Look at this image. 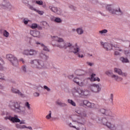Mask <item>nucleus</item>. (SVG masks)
Returning a JSON list of instances; mask_svg holds the SVG:
<instances>
[{"label":"nucleus","instance_id":"1","mask_svg":"<svg viewBox=\"0 0 130 130\" xmlns=\"http://www.w3.org/2000/svg\"><path fill=\"white\" fill-rule=\"evenodd\" d=\"M51 40L52 41H55L57 43L55 44L56 47H58V48H60L61 49H67L68 47H69V51H70V52H73L80 58L85 57L84 51L81 50V48L78 46L77 44L73 45L72 43H68V45H67L63 38L58 37L56 36H52Z\"/></svg>","mask_w":130,"mask_h":130},{"label":"nucleus","instance_id":"2","mask_svg":"<svg viewBox=\"0 0 130 130\" xmlns=\"http://www.w3.org/2000/svg\"><path fill=\"white\" fill-rule=\"evenodd\" d=\"M99 111L106 116L105 118H99V122L107 126L109 129H115L116 126H115V123L113 122L114 120H115V115L110 110L101 109L99 110Z\"/></svg>","mask_w":130,"mask_h":130},{"label":"nucleus","instance_id":"3","mask_svg":"<svg viewBox=\"0 0 130 130\" xmlns=\"http://www.w3.org/2000/svg\"><path fill=\"white\" fill-rule=\"evenodd\" d=\"M71 118L73 123L68 121L67 125L68 126L75 128L76 130H86V127L84 126L86 123V120L85 119L80 120L79 116L77 115L72 116L71 117Z\"/></svg>","mask_w":130,"mask_h":130},{"label":"nucleus","instance_id":"4","mask_svg":"<svg viewBox=\"0 0 130 130\" xmlns=\"http://www.w3.org/2000/svg\"><path fill=\"white\" fill-rule=\"evenodd\" d=\"M9 106L12 111L18 114H25L26 113V107L21 105V102L13 101L11 102Z\"/></svg>","mask_w":130,"mask_h":130},{"label":"nucleus","instance_id":"5","mask_svg":"<svg viewBox=\"0 0 130 130\" xmlns=\"http://www.w3.org/2000/svg\"><path fill=\"white\" fill-rule=\"evenodd\" d=\"M72 94L75 98H87L90 95V91L87 89L75 87Z\"/></svg>","mask_w":130,"mask_h":130},{"label":"nucleus","instance_id":"6","mask_svg":"<svg viewBox=\"0 0 130 130\" xmlns=\"http://www.w3.org/2000/svg\"><path fill=\"white\" fill-rule=\"evenodd\" d=\"M31 67L37 70H42L45 68L44 62L40 59H35L30 62Z\"/></svg>","mask_w":130,"mask_h":130},{"label":"nucleus","instance_id":"7","mask_svg":"<svg viewBox=\"0 0 130 130\" xmlns=\"http://www.w3.org/2000/svg\"><path fill=\"white\" fill-rule=\"evenodd\" d=\"M73 81L80 87H84V86H86V83H85V82H86V79H85L84 76L82 75L77 76L73 79Z\"/></svg>","mask_w":130,"mask_h":130},{"label":"nucleus","instance_id":"8","mask_svg":"<svg viewBox=\"0 0 130 130\" xmlns=\"http://www.w3.org/2000/svg\"><path fill=\"white\" fill-rule=\"evenodd\" d=\"M0 7L4 10L12 11L14 10V6L7 0H0Z\"/></svg>","mask_w":130,"mask_h":130},{"label":"nucleus","instance_id":"9","mask_svg":"<svg viewBox=\"0 0 130 130\" xmlns=\"http://www.w3.org/2000/svg\"><path fill=\"white\" fill-rule=\"evenodd\" d=\"M106 9L107 11H109V13L113 15H115V14H117V13L118 15H122L123 14L122 11L120 10L119 6H118L116 9H112L111 5H108L106 6Z\"/></svg>","mask_w":130,"mask_h":130},{"label":"nucleus","instance_id":"10","mask_svg":"<svg viewBox=\"0 0 130 130\" xmlns=\"http://www.w3.org/2000/svg\"><path fill=\"white\" fill-rule=\"evenodd\" d=\"M6 58L11 62L12 66L14 67H17L19 62L18 61V58L15 55L12 54H8L6 55Z\"/></svg>","mask_w":130,"mask_h":130},{"label":"nucleus","instance_id":"11","mask_svg":"<svg viewBox=\"0 0 130 130\" xmlns=\"http://www.w3.org/2000/svg\"><path fill=\"white\" fill-rule=\"evenodd\" d=\"M88 89L92 93H99L101 91V86L100 84H92L88 86Z\"/></svg>","mask_w":130,"mask_h":130},{"label":"nucleus","instance_id":"12","mask_svg":"<svg viewBox=\"0 0 130 130\" xmlns=\"http://www.w3.org/2000/svg\"><path fill=\"white\" fill-rule=\"evenodd\" d=\"M82 105L83 106H86V107H88L89 108H97L98 107V105L94 104V103H90L88 100H83L82 101Z\"/></svg>","mask_w":130,"mask_h":130},{"label":"nucleus","instance_id":"13","mask_svg":"<svg viewBox=\"0 0 130 130\" xmlns=\"http://www.w3.org/2000/svg\"><path fill=\"white\" fill-rule=\"evenodd\" d=\"M100 44L101 46H102V47H103L107 51L112 50V47H113V46L112 44H110V43H104L103 41H101Z\"/></svg>","mask_w":130,"mask_h":130},{"label":"nucleus","instance_id":"14","mask_svg":"<svg viewBox=\"0 0 130 130\" xmlns=\"http://www.w3.org/2000/svg\"><path fill=\"white\" fill-rule=\"evenodd\" d=\"M49 9L52 11L53 13H55L57 15H63V11L60 8H57L55 7L50 6Z\"/></svg>","mask_w":130,"mask_h":130},{"label":"nucleus","instance_id":"15","mask_svg":"<svg viewBox=\"0 0 130 130\" xmlns=\"http://www.w3.org/2000/svg\"><path fill=\"white\" fill-rule=\"evenodd\" d=\"M114 73L117 74L119 76H122V77H127V73L122 72V70L119 68H114Z\"/></svg>","mask_w":130,"mask_h":130},{"label":"nucleus","instance_id":"16","mask_svg":"<svg viewBox=\"0 0 130 130\" xmlns=\"http://www.w3.org/2000/svg\"><path fill=\"white\" fill-rule=\"evenodd\" d=\"M5 119L7 120L9 119L12 122H20V119H19L18 115H15L14 117L11 116H6Z\"/></svg>","mask_w":130,"mask_h":130},{"label":"nucleus","instance_id":"17","mask_svg":"<svg viewBox=\"0 0 130 130\" xmlns=\"http://www.w3.org/2000/svg\"><path fill=\"white\" fill-rule=\"evenodd\" d=\"M11 91L12 93H13L14 94H18L19 96H20L21 97H24V94H23L20 90L16 88L15 87H12L11 88Z\"/></svg>","mask_w":130,"mask_h":130},{"label":"nucleus","instance_id":"18","mask_svg":"<svg viewBox=\"0 0 130 130\" xmlns=\"http://www.w3.org/2000/svg\"><path fill=\"white\" fill-rule=\"evenodd\" d=\"M76 113H78L79 114V116L81 117V119H79L80 120H82V119H85V117L87 116V113H85V112H82L81 111V110H78L77 111H76Z\"/></svg>","mask_w":130,"mask_h":130},{"label":"nucleus","instance_id":"19","mask_svg":"<svg viewBox=\"0 0 130 130\" xmlns=\"http://www.w3.org/2000/svg\"><path fill=\"white\" fill-rule=\"evenodd\" d=\"M111 78L113 79V80H114V81H117V82H121L122 80V78L121 77L114 74L111 75Z\"/></svg>","mask_w":130,"mask_h":130},{"label":"nucleus","instance_id":"20","mask_svg":"<svg viewBox=\"0 0 130 130\" xmlns=\"http://www.w3.org/2000/svg\"><path fill=\"white\" fill-rule=\"evenodd\" d=\"M76 32L78 35H83L84 34L85 30L83 27H79L76 28Z\"/></svg>","mask_w":130,"mask_h":130},{"label":"nucleus","instance_id":"21","mask_svg":"<svg viewBox=\"0 0 130 130\" xmlns=\"http://www.w3.org/2000/svg\"><path fill=\"white\" fill-rule=\"evenodd\" d=\"M38 57L39 58H40L41 59H44V60H46V59H47V58H48V56L47 55H45V54H44L43 51H41L39 53V55H38Z\"/></svg>","mask_w":130,"mask_h":130},{"label":"nucleus","instance_id":"22","mask_svg":"<svg viewBox=\"0 0 130 130\" xmlns=\"http://www.w3.org/2000/svg\"><path fill=\"white\" fill-rule=\"evenodd\" d=\"M38 54V51L34 49H30L29 52V55L30 56H36Z\"/></svg>","mask_w":130,"mask_h":130},{"label":"nucleus","instance_id":"23","mask_svg":"<svg viewBox=\"0 0 130 130\" xmlns=\"http://www.w3.org/2000/svg\"><path fill=\"white\" fill-rule=\"evenodd\" d=\"M30 33L34 37H38V38L40 37V31H39L31 30Z\"/></svg>","mask_w":130,"mask_h":130},{"label":"nucleus","instance_id":"24","mask_svg":"<svg viewBox=\"0 0 130 130\" xmlns=\"http://www.w3.org/2000/svg\"><path fill=\"white\" fill-rule=\"evenodd\" d=\"M96 76V74H92L91 75L90 77V81L91 82H95L97 81V82H99L100 81V78H99L98 77H95Z\"/></svg>","mask_w":130,"mask_h":130},{"label":"nucleus","instance_id":"25","mask_svg":"<svg viewBox=\"0 0 130 130\" xmlns=\"http://www.w3.org/2000/svg\"><path fill=\"white\" fill-rule=\"evenodd\" d=\"M120 60L122 62V63H129V60L128 58L124 57H121L120 58Z\"/></svg>","mask_w":130,"mask_h":130},{"label":"nucleus","instance_id":"26","mask_svg":"<svg viewBox=\"0 0 130 130\" xmlns=\"http://www.w3.org/2000/svg\"><path fill=\"white\" fill-rule=\"evenodd\" d=\"M56 104H57V105H59V106H61V107H64L67 106L66 103L61 102L59 100H57L56 101Z\"/></svg>","mask_w":130,"mask_h":130},{"label":"nucleus","instance_id":"27","mask_svg":"<svg viewBox=\"0 0 130 130\" xmlns=\"http://www.w3.org/2000/svg\"><path fill=\"white\" fill-rule=\"evenodd\" d=\"M68 102L69 104H70V105H72V106H73L74 107H76L77 106V104H76V102H75L73 100L68 99Z\"/></svg>","mask_w":130,"mask_h":130},{"label":"nucleus","instance_id":"28","mask_svg":"<svg viewBox=\"0 0 130 130\" xmlns=\"http://www.w3.org/2000/svg\"><path fill=\"white\" fill-rule=\"evenodd\" d=\"M15 126L16 128L23 129L26 127V125H21V124H16Z\"/></svg>","mask_w":130,"mask_h":130},{"label":"nucleus","instance_id":"29","mask_svg":"<svg viewBox=\"0 0 130 130\" xmlns=\"http://www.w3.org/2000/svg\"><path fill=\"white\" fill-rule=\"evenodd\" d=\"M3 36L6 37V38H9L10 37V32L7 31V30H4L3 31Z\"/></svg>","mask_w":130,"mask_h":130},{"label":"nucleus","instance_id":"30","mask_svg":"<svg viewBox=\"0 0 130 130\" xmlns=\"http://www.w3.org/2000/svg\"><path fill=\"white\" fill-rule=\"evenodd\" d=\"M53 21L55 23H61V19L58 17L54 18Z\"/></svg>","mask_w":130,"mask_h":130},{"label":"nucleus","instance_id":"31","mask_svg":"<svg viewBox=\"0 0 130 130\" xmlns=\"http://www.w3.org/2000/svg\"><path fill=\"white\" fill-rule=\"evenodd\" d=\"M52 114V112L51 111H49L48 114L46 116V119H48V120H49V119H51Z\"/></svg>","mask_w":130,"mask_h":130},{"label":"nucleus","instance_id":"32","mask_svg":"<svg viewBox=\"0 0 130 130\" xmlns=\"http://www.w3.org/2000/svg\"><path fill=\"white\" fill-rule=\"evenodd\" d=\"M107 32H108V30H107V29H103L102 30H100L99 31V33H100L101 35L103 36L105 35V34H106Z\"/></svg>","mask_w":130,"mask_h":130},{"label":"nucleus","instance_id":"33","mask_svg":"<svg viewBox=\"0 0 130 130\" xmlns=\"http://www.w3.org/2000/svg\"><path fill=\"white\" fill-rule=\"evenodd\" d=\"M124 54H125V56H128L130 59V50H126L124 51Z\"/></svg>","mask_w":130,"mask_h":130},{"label":"nucleus","instance_id":"34","mask_svg":"<svg viewBox=\"0 0 130 130\" xmlns=\"http://www.w3.org/2000/svg\"><path fill=\"white\" fill-rule=\"evenodd\" d=\"M29 49H25L22 52V54H23L24 55H29Z\"/></svg>","mask_w":130,"mask_h":130},{"label":"nucleus","instance_id":"35","mask_svg":"<svg viewBox=\"0 0 130 130\" xmlns=\"http://www.w3.org/2000/svg\"><path fill=\"white\" fill-rule=\"evenodd\" d=\"M41 47L43 48V50H44V51H49V49L44 44H41Z\"/></svg>","mask_w":130,"mask_h":130},{"label":"nucleus","instance_id":"36","mask_svg":"<svg viewBox=\"0 0 130 130\" xmlns=\"http://www.w3.org/2000/svg\"><path fill=\"white\" fill-rule=\"evenodd\" d=\"M106 74H107V76H110L111 78V76L113 75V72H112L111 70H109L106 72Z\"/></svg>","mask_w":130,"mask_h":130},{"label":"nucleus","instance_id":"37","mask_svg":"<svg viewBox=\"0 0 130 130\" xmlns=\"http://www.w3.org/2000/svg\"><path fill=\"white\" fill-rule=\"evenodd\" d=\"M23 22L24 25H27V24H28V23H29V22H31V21L30 20H29L28 18H25L23 19Z\"/></svg>","mask_w":130,"mask_h":130},{"label":"nucleus","instance_id":"38","mask_svg":"<svg viewBox=\"0 0 130 130\" xmlns=\"http://www.w3.org/2000/svg\"><path fill=\"white\" fill-rule=\"evenodd\" d=\"M24 105L25 107H27L28 110H31V107L30 106V104H29V102H27L25 103Z\"/></svg>","mask_w":130,"mask_h":130},{"label":"nucleus","instance_id":"39","mask_svg":"<svg viewBox=\"0 0 130 130\" xmlns=\"http://www.w3.org/2000/svg\"><path fill=\"white\" fill-rule=\"evenodd\" d=\"M30 27L31 28V29H36L38 27V24L37 23H32Z\"/></svg>","mask_w":130,"mask_h":130},{"label":"nucleus","instance_id":"40","mask_svg":"<svg viewBox=\"0 0 130 130\" xmlns=\"http://www.w3.org/2000/svg\"><path fill=\"white\" fill-rule=\"evenodd\" d=\"M33 96H34V97L37 98L38 97H39V96H40V93H39L37 91H36L33 93Z\"/></svg>","mask_w":130,"mask_h":130},{"label":"nucleus","instance_id":"41","mask_svg":"<svg viewBox=\"0 0 130 130\" xmlns=\"http://www.w3.org/2000/svg\"><path fill=\"white\" fill-rule=\"evenodd\" d=\"M86 64H87V66H88V67H93V66H94V63L93 62L87 61Z\"/></svg>","mask_w":130,"mask_h":130},{"label":"nucleus","instance_id":"42","mask_svg":"<svg viewBox=\"0 0 130 130\" xmlns=\"http://www.w3.org/2000/svg\"><path fill=\"white\" fill-rule=\"evenodd\" d=\"M109 101L111 103H113V94L112 93L110 95Z\"/></svg>","mask_w":130,"mask_h":130},{"label":"nucleus","instance_id":"43","mask_svg":"<svg viewBox=\"0 0 130 130\" xmlns=\"http://www.w3.org/2000/svg\"><path fill=\"white\" fill-rule=\"evenodd\" d=\"M36 12L39 14V15H40L41 16H42L44 14V11H40V10H36Z\"/></svg>","mask_w":130,"mask_h":130},{"label":"nucleus","instance_id":"44","mask_svg":"<svg viewBox=\"0 0 130 130\" xmlns=\"http://www.w3.org/2000/svg\"><path fill=\"white\" fill-rule=\"evenodd\" d=\"M44 89H45V90H46V91H47V92H50V91H51L50 88H49V87H48L46 85H44Z\"/></svg>","mask_w":130,"mask_h":130},{"label":"nucleus","instance_id":"45","mask_svg":"<svg viewBox=\"0 0 130 130\" xmlns=\"http://www.w3.org/2000/svg\"><path fill=\"white\" fill-rule=\"evenodd\" d=\"M36 4L39 6H42L43 5V2L42 1H37Z\"/></svg>","mask_w":130,"mask_h":130},{"label":"nucleus","instance_id":"46","mask_svg":"<svg viewBox=\"0 0 130 130\" xmlns=\"http://www.w3.org/2000/svg\"><path fill=\"white\" fill-rule=\"evenodd\" d=\"M29 8L30 9V10H32V11H35V12H36V11L37 10V9H35L34 7H33L32 5H29Z\"/></svg>","mask_w":130,"mask_h":130},{"label":"nucleus","instance_id":"47","mask_svg":"<svg viewBox=\"0 0 130 130\" xmlns=\"http://www.w3.org/2000/svg\"><path fill=\"white\" fill-rule=\"evenodd\" d=\"M4 63H5V62L4 61V59H3V58L0 57V66H2L3 64H4Z\"/></svg>","mask_w":130,"mask_h":130},{"label":"nucleus","instance_id":"48","mask_svg":"<svg viewBox=\"0 0 130 130\" xmlns=\"http://www.w3.org/2000/svg\"><path fill=\"white\" fill-rule=\"evenodd\" d=\"M0 80H5V76L3 74L0 73Z\"/></svg>","mask_w":130,"mask_h":130},{"label":"nucleus","instance_id":"49","mask_svg":"<svg viewBox=\"0 0 130 130\" xmlns=\"http://www.w3.org/2000/svg\"><path fill=\"white\" fill-rule=\"evenodd\" d=\"M20 123V124H26V121H25V120H22L21 121V120H20V122H19Z\"/></svg>","mask_w":130,"mask_h":130},{"label":"nucleus","instance_id":"50","mask_svg":"<svg viewBox=\"0 0 130 130\" xmlns=\"http://www.w3.org/2000/svg\"><path fill=\"white\" fill-rule=\"evenodd\" d=\"M43 25L45 27H47V26H48V23H47L46 21H44L43 22Z\"/></svg>","mask_w":130,"mask_h":130},{"label":"nucleus","instance_id":"51","mask_svg":"<svg viewBox=\"0 0 130 130\" xmlns=\"http://www.w3.org/2000/svg\"><path fill=\"white\" fill-rule=\"evenodd\" d=\"M74 77V76L73 74L68 76L69 79H70L71 80H72V79H73Z\"/></svg>","mask_w":130,"mask_h":130},{"label":"nucleus","instance_id":"52","mask_svg":"<svg viewBox=\"0 0 130 130\" xmlns=\"http://www.w3.org/2000/svg\"><path fill=\"white\" fill-rule=\"evenodd\" d=\"M23 4L27 5V4H29V1L28 0H23Z\"/></svg>","mask_w":130,"mask_h":130},{"label":"nucleus","instance_id":"53","mask_svg":"<svg viewBox=\"0 0 130 130\" xmlns=\"http://www.w3.org/2000/svg\"><path fill=\"white\" fill-rule=\"evenodd\" d=\"M25 128H27L28 129H30V130H33V128H32V127H31V126H25Z\"/></svg>","mask_w":130,"mask_h":130},{"label":"nucleus","instance_id":"54","mask_svg":"<svg viewBox=\"0 0 130 130\" xmlns=\"http://www.w3.org/2000/svg\"><path fill=\"white\" fill-rule=\"evenodd\" d=\"M36 44L37 45H41V44H42L38 41H37V42H36Z\"/></svg>","mask_w":130,"mask_h":130},{"label":"nucleus","instance_id":"55","mask_svg":"<svg viewBox=\"0 0 130 130\" xmlns=\"http://www.w3.org/2000/svg\"><path fill=\"white\" fill-rule=\"evenodd\" d=\"M22 69L23 71V72H26V66H23L22 67Z\"/></svg>","mask_w":130,"mask_h":130},{"label":"nucleus","instance_id":"56","mask_svg":"<svg viewBox=\"0 0 130 130\" xmlns=\"http://www.w3.org/2000/svg\"><path fill=\"white\" fill-rule=\"evenodd\" d=\"M37 2V1H35V0H32L31 1V4L32 5H35V4H36V2Z\"/></svg>","mask_w":130,"mask_h":130},{"label":"nucleus","instance_id":"57","mask_svg":"<svg viewBox=\"0 0 130 130\" xmlns=\"http://www.w3.org/2000/svg\"><path fill=\"white\" fill-rule=\"evenodd\" d=\"M69 8H70V9H71L72 10H74V9H75V7H74V6H73V5H69Z\"/></svg>","mask_w":130,"mask_h":130},{"label":"nucleus","instance_id":"58","mask_svg":"<svg viewBox=\"0 0 130 130\" xmlns=\"http://www.w3.org/2000/svg\"><path fill=\"white\" fill-rule=\"evenodd\" d=\"M120 53L119 52L115 51V55H119Z\"/></svg>","mask_w":130,"mask_h":130},{"label":"nucleus","instance_id":"59","mask_svg":"<svg viewBox=\"0 0 130 130\" xmlns=\"http://www.w3.org/2000/svg\"><path fill=\"white\" fill-rule=\"evenodd\" d=\"M117 50H118V51H122V50L121 48H118Z\"/></svg>","mask_w":130,"mask_h":130},{"label":"nucleus","instance_id":"60","mask_svg":"<svg viewBox=\"0 0 130 130\" xmlns=\"http://www.w3.org/2000/svg\"><path fill=\"white\" fill-rule=\"evenodd\" d=\"M88 56H89L90 57L91 56H92V55L91 54H88Z\"/></svg>","mask_w":130,"mask_h":130},{"label":"nucleus","instance_id":"61","mask_svg":"<svg viewBox=\"0 0 130 130\" xmlns=\"http://www.w3.org/2000/svg\"><path fill=\"white\" fill-rule=\"evenodd\" d=\"M20 61H22L23 63H24V59H20Z\"/></svg>","mask_w":130,"mask_h":130},{"label":"nucleus","instance_id":"62","mask_svg":"<svg viewBox=\"0 0 130 130\" xmlns=\"http://www.w3.org/2000/svg\"><path fill=\"white\" fill-rule=\"evenodd\" d=\"M76 30H77V29H75V28H73V29H72L73 32H75V31H76Z\"/></svg>","mask_w":130,"mask_h":130},{"label":"nucleus","instance_id":"63","mask_svg":"<svg viewBox=\"0 0 130 130\" xmlns=\"http://www.w3.org/2000/svg\"><path fill=\"white\" fill-rule=\"evenodd\" d=\"M16 88H19V86L17 85V86H15Z\"/></svg>","mask_w":130,"mask_h":130},{"label":"nucleus","instance_id":"64","mask_svg":"<svg viewBox=\"0 0 130 130\" xmlns=\"http://www.w3.org/2000/svg\"><path fill=\"white\" fill-rule=\"evenodd\" d=\"M29 43H30V44H31V45H33V44H31V42H29Z\"/></svg>","mask_w":130,"mask_h":130}]
</instances>
